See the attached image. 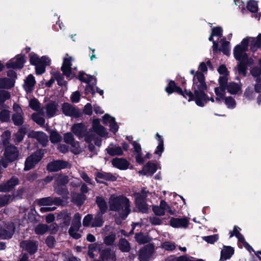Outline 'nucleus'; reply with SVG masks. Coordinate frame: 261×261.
Wrapping results in <instances>:
<instances>
[{"label": "nucleus", "mask_w": 261, "mask_h": 261, "mask_svg": "<svg viewBox=\"0 0 261 261\" xmlns=\"http://www.w3.org/2000/svg\"><path fill=\"white\" fill-rule=\"evenodd\" d=\"M113 165L121 170L126 169L128 167V162L124 159L115 158L112 160Z\"/></svg>", "instance_id": "36"}, {"label": "nucleus", "mask_w": 261, "mask_h": 261, "mask_svg": "<svg viewBox=\"0 0 261 261\" xmlns=\"http://www.w3.org/2000/svg\"><path fill=\"white\" fill-rule=\"evenodd\" d=\"M73 59L68 54H66L63 59V63L61 66V70L68 80L71 79L74 76V74L71 72L72 62Z\"/></svg>", "instance_id": "10"}, {"label": "nucleus", "mask_w": 261, "mask_h": 261, "mask_svg": "<svg viewBox=\"0 0 261 261\" xmlns=\"http://www.w3.org/2000/svg\"><path fill=\"white\" fill-rule=\"evenodd\" d=\"M29 58L30 63L35 66L36 73L38 75L44 73L45 67L50 65L51 63L50 58L47 56L40 58L37 54L31 53L29 54Z\"/></svg>", "instance_id": "5"}, {"label": "nucleus", "mask_w": 261, "mask_h": 261, "mask_svg": "<svg viewBox=\"0 0 261 261\" xmlns=\"http://www.w3.org/2000/svg\"><path fill=\"white\" fill-rule=\"evenodd\" d=\"M93 220L92 216L90 214L86 215L83 219V224L84 226H90Z\"/></svg>", "instance_id": "63"}, {"label": "nucleus", "mask_w": 261, "mask_h": 261, "mask_svg": "<svg viewBox=\"0 0 261 261\" xmlns=\"http://www.w3.org/2000/svg\"><path fill=\"white\" fill-rule=\"evenodd\" d=\"M28 137L36 139L43 146L48 142L47 136L42 132L31 131L28 134Z\"/></svg>", "instance_id": "28"}, {"label": "nucleus", "mask_w": 261, "mask_h": 261, "mask_svg": "<svg viewBox=\"0 0 261 261\" xmlns=\"http://www.w3.org/2000/svg\"><path fill=\"white\" fill-rule=\"evenodd\" d=\"M155 138L158 142V145L154 150V153L160 158L164 151V139L163 136L160 135L158 133L156 134Z\"/></svg>", "instance_id": "35"}, {"label": "nucleus", "mask_w": 261, "mask_h": 261, "mask_svg": "<svg viewBox=\"0 0 261 261\" xmlns=\"http://www.w3.org/2000/svg\"><path fill=\"white\" fill-rule=\"evenodd\" d=\"M100 255L101 260H95L94 261H107L108 260H111V261L114 260V253L113 252H111L109 250H103L100 253Z\"/></svg>", "instance_id": "41"}, {"label": "nucleus", "mask_w": 261, "mask_h": 261, "mask_svg": "<svg viewBox=\"0 0 261 261\" xmlns=\"http://www.w3.org/2000/svg\"><path fill=\"white\" fill-rule=\"evenodd\" d=\"M68 163L62 160H56L49 163L47 169L50 172H56L67 167Z\"/></svg>", "instance_id": "21"}, {"label": "nucleus", "mask_w": 261, "mask_h": 261, "mask_svg": "<svg viewBox=\"0 0 261 261\" xmlns=\"http://www.w3.org/2000/svg\"><path fill=\"white\" fill-rule=\"evenodd\" d=\"M102 121L105 124L109 126L110 130L113 133L115 134L118 131L119 127L114 117L106 114L102 117Z\"/></svg>", "instance_id": "23"}, {"label": "nucleus", "mask_w": 261, "mask_h": 261, "mask_svg": "<svg viewBox=\"0 0 261 261\" xmlns=\"http://www.w3.org/2000/svg\"><path fill=\"white\" fill-rule=\"evenodd\" d=\"M221 44L219 50L222 51L226 56H229L230 55L229 42L222 39L221 41Z\"/></svg>", "instance_id": "49"}, {"label": "nucleus", "mask_w": 261, "mask_h": 261, "mask_svg": "<svg viewBox=\"0 0 261 261\" xmlns=\"http://www.w3.org/2000/svg\"><path fill=\"white\" fill-rule=\"evenodd\" d=\"M152 211L154 213L158 216H163L165 215L166 212L171 215L174 214V211L171 210L170 206L163 200L160 201L159 205L153 206L152 207Z\"/></svg>", "instance_id": "12"}, {"label": "nucleus", "mask_w": 261, "mask_h": 261, "mask_svg": "<svg viewBox=\"0 0 261 261\" xmlns=\"http://www.w3.org/2000/svg\"><path fill=\"white\" fill-rule=\"evenodd\" d=\"M21 246L23 249L26 250L30 254L36 252L38 248V243L33 241H25L21 243Z\"/></svg>", "instance_id": "27"}, {"label": "nucleus", "mask_w": 261, "mask_h": 261, "mask_svg": "<svg viewBox=\"0 0 261 261\" xmlns=\"http://www.w3.org/2000/svg\"><path fill=\"white\" fill-rule=\"evenodd\" d=\"M81 216L79 213H76L73 219L72 224L69 229V235L75 239H78L81 238V235L78 232L79 228L81 225Z\"/></svg>", "instance_id": "9"}, {"label": "nucleus", "mask_w": 261, "mask_h": 261, "mask_svg": "<svg viewBox=\"0 0 261 261\" xmlns=\"http://www.w3.org/2000/svg\"><path fill=\"white\" fill-rule=\"evenodd\" d=\"M36 81L32 74H29L24 80L23 88L27 93L31 92L34 89Z\"/></svg>", "instance_id": "30"}, {"label": "nucleus", "mask_w": 261, "mask_h": 261, "mask_svg": "<svg viewBox=\"0 0 261 261\" xmlns=\"http://www.w3.org/2000/svg\"><path fill=\"white\" fill-rule=\"evenodd\" d=\"M136 203L139 210L143 213H147L148 210V206L145 202L144 200L137 196L136 198Z\"/></svg>", "instance_id": "42"}, {"label": "nucleus", "mask_w": 261, "mask_h": 261, "mask_svg": "<svg viewBox=\"0 0 261 261\" xmlns=\"http://www.w3.org/2000/svg\"><path fill=\"white\" fill-rule=\"evenodd\" d=\"M96 203L99 209V213L104 214L108 209V205L105 199L101 196H97L96 198Z\"/></svg>", "instance_id": "40"}, {"label": "nucleus", "mask_w": 261, "mask_h": 261, "mask_svg": "<svg viewBox=\"0 0 261 261\" xmlns=\"http://www.w3.org/2000/svg\"><path fill=\"white\" fill-rule=\"evenodd\" d=\"M43 153V151L38 150L34 154L29 156L25 162L24 169L28 170L34 167L42 159Z\"/></svg>", "instance_id": "11"}, {"label": "nucleus", "mask_w": 261, "mask_h": 261, "mask_svg": "<svg viewBox=\"0 0 261 261\" xmlns=\"http://www.w3.org/2000/svg\"><path fill=\"white\" fill-rule=\"evenodd\" d=\"M107 153L111 156H120L123 154L122 148L114 143H111L106 149Z\"/></svg>", "instance_id": "29"}, {"label": "nucleus", "mask_w": 261, "mask_h": 261, "mask_svg": "<svg viewBox=\"0 0 261 261\" xmlns=\"http://www.w3.org/2000/svg\"><path fill=\"white\" fill-rule=\"evenodd\" d=\"M225 85H219V87H216L214 89L215 93L216 95L215 99L214 97H211L207 98L208 100L204 104V105L208 101H211L212 102H214L215 101L217 102H220L224 100V99L226 97H225ZM206 96H207L206 95Z\"/></svg>", "instance_id": "16"}, {"label": "nucleus", "mask_w": 261, "mask_h": 261, "mask_svg": "<svg viewBox=\"0 0 261 261\" xmlns=\"http://www.w3.org/2000/svg\"><path fill=\"white\" fill-rule=\"evenodd\" d=\"M255 97V92L252 86H248L244 91L243 99L246 101H251Z\"/></svg>", "instance_id": "39"}, {"label": "nucleus", "mask_w": 261, "mask_h": 261, "mask_svg": "<svg viewBox=\"0 0 261 261\" xmlns=\"http://www.w3.org/2000/svg\"><path fill=\"white\" fill-rule=\"evenodd\" d=\"M64 142L71 145V151L75 154H78L81 151L78 142H75L74 140L73 135L69 133L64 135Z\"/></svg>", "instance_id": "18"}, {"label": "nucleus", "mask_w": 261, "mask_h": 261, "mask_svg": "<svg viewBox=\"0 0 261 261\" xmlns=\"http://www.w3.org/2000/svg\"><path fill=\"white\" fill-rule=\"evenodd\" d=\"M222 29L221 27H217L212 29L211 35L210 36L208 40L210 41H213L214 37H216L218 38H220L222 35Z\"/></svg>", "instance_id": "50"}, {"label": "nucleus", "mask_w": 261, "mask_h": 261, "mask_svg": "<svg viewBox=\"0 0 261 261\" xmlns=\"http://www.w3.org/2000/svg\"><path fill=\"white\" fill-rule=\"evenodd\" d=\"M10 93L5 90L0 91V106H3L4 102L10 98Z\"/></svg>", "instance_id": "55"}, {"label": "nucleus", "mask_w": 261, "mask_h": 261, "mask_svg": "<svg viewBox=\"0 0 261 261\" xmlns=\"http://www.w3.org/2000/svg\"><path fill=\"white\" fill-rule=\"evenodd\" d=\"M102 214L101 213H98L93 219L91 226L93 227H100L103 224V220H102Z\"/></svg>", "instance_id": "47"}, {"label": "nucleus", "mask_w": 261, "mask_h": 261, "mask_svg": "<svg viewBox=\"0 0 261 261\" xmlns=\"http://www.w3.org/2000/svg\"><path fill=\"white\" fill-rule=\"evenodd\" d=\"M225 87L227 92L231 95L240 94L242 92V85L240 84L230 82L226 85Z\"/></svg>", "instance_id": "32"}, {"label": "nucleus", "mask_w": 261, "mask_h": 261, "mask_svg": "<svg viewBox=\"0 0 261 261\" xmlns=\"http://www.w3.org/2000/svg\"><path fill=\"white\" fill-rule=\"evenodd\" d=\"M68 181V176L62 174L58 175L55 180L54 185L55 192L65 198H66L68 195V191L65 187V185Z\"/></svg>", "instance_id": "6"}, {"label": "nucleus", "mask_w": 261, "mask_h": 261, "mask_svg": "<svg viewBox=\"0 0 261 261\" xmlns=\"http://www.w3.org/2000/svg\"><path fill=\"white\" fill-rule=\"evenodd\" d=\"M12 200V198L10 195H5L0 196V207L4 206Z\"/></svg>", "instance_id": "54"}, {"label": "nucleus", "mask_w": 261, "mask_h": 261, "mask_svg": "<svg viewBox=\"0 0 261 261\" xmlns=\"http://www.w3.org/2000/svg\"><path fill=\"white\" fill-rule=\"evenodd\" d=\"M57 111V106L55 103H48L45 108H42L41 111V114L48 118L53 117Z\"/></svg>", "instance_id": "25"}, {"label": "nucleus", "mask_w": 261, "mask_h": 261, "mask_svg": "<svg viewBox=\"0 0 261 261\" xmlns=\"http://www.w3.org/2000/svg\"><path fill=\"white\" fill-rule=\"evenodd\" d=\"M207 71V65L204 62H201L198 66V71L196 72L193 79V90L195 94L196 104L199 107H203L208 100L204 91L207 86L205 82L204 73Z\"/></svg>", "instance_id": "1"}, {"label": "nucleus", "mask_w": 261, "mask_h": 261, "mask_svg": "<svg viewBox=\"0 0 261 261\" xmlns=\"http://www.w3.org/2000/svg\"><path fill=\"white\" fill-rule=\"evenodd\" d=\"M234 253L233 248L230 246H224L221 252V259L226 260L229 259Z\"/></svg>", "instance_id": "38"}, {"label": "nucleus", "mask_w": 261, "mask_h": 261, "mask_svg": "<svg viewBox=\"0 0 261 261\" xmlns=\"http://www.w3.org/2000/svg\"><path fill=\"white\" fill-rule=\"evenodd\" d=\"M5 161L12 162L15 160L18 156V151L17 148L14 146H10L6 148L5 151ZM4 160V159H3Z\"/></svg>", "instance_id": "20"}, {"label": "nucleus", "mask_w": 261, "mask_h": 261, "mask_svg": "<svg viewBox=\"0 0 261 261\" xmlns=\"http://www.w3.org/2000/svg\"><path fill=\"white\" fill-rule=\"evenodd\" d=\"M165 90L168 94L176 92L178 94L182 95L185 97L188 96L189 101H191L193 100H195L194 94L193 95V93L190 91L185 90L183 91L180 87L176 85L174 81H171L169 82L168 86L166 87Z\"/></svg>", "instance_id": "7"}, {"label": "nucleus", "mask_w": 261, "mask_h": 261, "mask_svg": "<svg viewBox=\"0 0 261 261\" xmlns=\"http://www.w3.org/2000/svg\"><path fill=\"white\" fill-rule=\"evenodd\" d=\"M18 184V178L16 177H12L7 184L0 185V192L9 191Z\"/></svg>", "instance_id": "34"}, {"label": "nucleus", "mask_w": 261, "mask_h": 261, "mask_svg": "<svg viewBox=\"0 0 261 261\" xmlns=\"http://www.w3.org/2000/svg\"><path fill=\"white\" fill-rule=\"evenodd\" d=\"M14 85V80L13 79H7L4 78L0 79V88H10Z\"/></svg>", "instance_id": "44"}, {"label": "nucleus", "mask_w": 261, "mask_h": 261, "mask_svg": "<svg viewBox=\"0 0 261 261\" xmlns=\"http://www.w3.org/2000/svg\"><path fill=\"white\" fill-rule=\"evenodd\" d=\"M249 44L252 51L254 52L261 46V34L256 37H247L233 48V54L234 58L239 61H246L248 58L246 51Z\"/></svg>", "instance_id": "2"}, {"label": "nucleus", "mask_w": 261, "mask_h": 261, "mask_svg": "<svg viewBox=\"0 0 261 261\" xmlns=\"http://www.w3.org/2000/svg\"><path fill=\"white\" fill-rule=\"evenodd\" d=\"M13 109L15 113L12 115V120L15 125H21L23 122V113L20 107L17 103H14Z\"/></svg>", "instance_id": "13"}, {"label": "nucleus", "mask_w": 261, "mask_h": 261, "mask_svg": "<svg viewBox=\"0 0 261 261\" xmlns=\"http://www.w3.org/2000/svg\"><path fill=\"white\" fill-rule=\"evenodd\" d=\"M10 112L7 110H2L0 112V120L2 122H6L10 119Z\"/></svg>", "instance_id": "58"}, {"label": "nucleus", "mask_w": 261, "mask_h": 261, "mask_svg": "<svg viewBox=\"0 0 261 261\" xmlns=\"http://www.w3.org/2000/svg\"><path fill=\"white\" fill-rule=\"evenodd\" d=\"M98 178L103 179L106 180L115 181L116 177L110 173H98L96 178V180L98 182H101Z\"/></svg>", "instance_id": "43"}, {"label": "nucleus", "mask_w": 261, "mask_h": 261, "mask_svg": "<svg viewBox=\"0 0 261 261\" xmlns=\"http://www.w3.org/2000/svg\"><path fill=\"white\" fill-rule=\"evenodd\" d=\"M119 247L123 252H128L130 249L129 244L125 239H121L120 240Z\"/></svg>", "instance_id": "53"}, {"label": "nucleus", "mask_w": 261, "mask_h": 261, "mask_svg": "<svg viewBox=\"0 0 261 261\" xmlns=\"http://www.w3.org/2000/svg\"><path fill=\"white\" fill-rule=\"evenodd\" d=\"M25 134V131L24 128H20L18 132L15 134V141L18 143L21 142L23 139Z\"/></svg>", "instance_id": "59"}, {"label": "nucleus", "mask_w": 261, "mask_h": 261, "mask_svg": "<svg viewBox=\"0 0 261 261\" xmlns=\"http://www.w3.org/2000/svg\"><path fill=\"white\" fill-rule=\"evenodd\" d=\"M219 239L218 234H214L212 236L204 237L203 240L208 243L213 244L216 242Z\"/></svg>", "instance_id": "62"}, {"label": "nucleus", "mask_w": 261, "mask_h": 261, "mask_svg": "<svg viewBox=\"0 0 261 261\" xmlns=\"http://www.w3.org/2000/svg\"><path fill=\"white\" fill-rule=\"evenodd\" d=\"M61 139L62 137L57 132L53 130L50 132V140L52 143H57L60 142Z\"/></svg>", "instance_id": "56"}, {"label": "nucleus", "mask_w": 261, "mask_h": 261, "mask_svg": "<svg viewBox=\"0 0 261 261\" xmlns=\"http://www.w3.org/2000/svg\"><path fill=\"white\" fill-rule=\"evenodd\" d=\"M24 56L23 55H18L15 57L10 60L6 64L8 68L20 69L23 67L25 63Z\"/></svg>", "instance_id": "14"}, {"label": "nucleus", "mask_w": 261, "mask_h": 261, "mask_svg": "<svg viewBox=\"0 0 261 261\" xmlns=\"http://www.w3.org/2000/svg\"><path fill=\"white\" fill-rule=\"evenodd\" d=\"M63 113L66 115L73 117H79L81 116V113L78 109H75L71 105L65 103L62 107Z\"/></svg>", "instance_id": "19"}, {"label": "nucleus", "mask_w": 261, "mask_h": 261, "mask_svg": "<svg viewBox=\"0 0 261 261\" xmlns=\"http://www.w3.org/2000/svg\"><path fill=\"white\" fill-rule=\"evenodd\" d=\"M218 72L220 75L218 80L219 85H225L228 82L229 76L227 69L225 65H221L218 67Z\"/></svg>", "instance_id": "26"}, {"label": "nucleus", "mask_w": 261, "mask_h": 261, "mask_svg": "<svg viewBox=\"0 0 261 261\" xmlns=\"http://www.w3.org/2000/svg\"><path fill=\"white\" fill-rule=\"evenodd\" d=\"M156 164L149 162L144 166L142 170L139 171V173L142 175L151 176L156 172Z\"/></svg>", "instance_id": "33"}, {"label": "nucleus", "mask_w": 261, "mask_h": 261, "mask_svg": "<svg viewBox=\"0 0 261 261\" xmlns=\"http://www.w3.org/2000/svg\"><path fill=\"white\" fill-rule=\"evenodd\" d=\"M100 245L97 244H91L89 246L88 255L91 258H94L96 253L99 252Z\"/></svg>", "instance_id": "46"}, {"label": "nucleus", "mask_w": 261, "mask_h": 261, "mask_svg": "<svg viewBox=\"0 0 261 261\" xmlns=\"http://www.w3.org/2000/svg\"><path fill=\"white\" fill-rule=\"evenodd\" d=\"M71 130L75 135L81 138L85 136L87 128L83 123H77L72 127Z\"/></svg>", "instance_id": "31"}, {"label": "nucleus", "mask_w": 261, "mask_h": 261, "mask_svg": "<svg viewBox=\"0 0 261 261\" xmlns=\"http://www.w3.org/2000/svg\"><path fill=\"white\" fill-rule=\"evenodd\" d=\"M225 105L228 109L233 110L237 106V102L235 99L232 96L226 97L224 100Z\"/></svg>", "instance_id": "45"}, {"label": "nucleus", "mask_w": 261, "mask_h": 261, "mask_svg": "<svg viewBox=\"0 0 261 261\" xmlns=\"http://www.w3.org/2000/svg\"><path fill=\"white\" fill-rule=\"evenodd\" d=\"M15 227L13 223H10L4 228L0 227V238L7 239L11 238L14 232Z\"/></svg>", "instance_id": "22"}, {"label": "nucleus", "mask_w": 261, "mask_h": 261, "mask_svg": "<svg viewBox=\"0 0 261 261\" xmlns=\"http://www.w3.org/2000/svg\"><path fill=\"white\" fill-rule=\"evenodd\" d=\"M240 230L241 228L240 227L237 226H234L233 230L232 231H230L229 232L230 238H231L234 236H236V237L238 239L239 242L241 243L243 246L249 251L253 250L252 248L245 241L244 237L240 232Z\"/></svg>", "instance_id": "17"}, {"label": "nucleus", "mask_w": 261, "mask_h": 261, "mask_svg": "<svg viewBox=\"0 0 261 261\" xmlns=\"http://www.w3.org/2000/svg\"><path fill=\"white\" fill-rule=\"evenodd\" d=\"M135 239L137 242L140 244H145L151 241V238L147 235H144L142 233H137Z\"/></svg>", "instance_id": "48"}, {"label": "nucleus", "mask_w": 261, "mask_h": 261, "mask_svg": "<svg viewBox=\"0 0 261 261\" xmlns=\"http://www.w3.org/2000/svg\"><path fill=\"white\" fill-rule=\"evenodd\" d=\"M59 219H62L63 223L65 225H69L70 223L71 217L69 213L67 212H63L61 213L58 216Z\"/></svg>", "instance_id": "52"}, {"label": "nucleus", "mask_w": 261, "mask_h": 261, "mask_svg": "<svg viewBox=\"0 0 261 261\" xmlns=\"http://www.w3.org/2000/svg\"><path fill=\"white\" fill-rule=\"evenodd\" d=\"M171 226L174 228L188 227L189 224V220L188 218L184 217L181 218H172L170 221Z\"/></svg>", "instance_id": "24"}, {"label": "nucleus", "mask_w": 261, "mask_h": 261, "mask_svg": "<svg viewBox=\"0 0 261 261\" xmlns=\"http://www.w3.org/2000/svg\"><path fill=\"white\" fill-rule=\"evenodd\" d=\"M154 246L149 244L140 250L139 259L140 261H148L154 252Z\"/></svg>", "instance_id": "15"}, {"label": "nucleus", "mask_w": 261, "mask_h": 261, "mask_svg": "<svg viewBox=\"0 0 261 261\" xmlns=\"http://www.w3.org/2000/svg\"><path fill=\"white\" fill-rule=\"evenodd\" d=\"M38 203L41 205L49 206L53 203L60 204L61 200L60 198H56L53 199L51 197H46L39 199Z\"/></svg>", "instance_id": "37"}, {"label": "nucleus", "mask_w": 261, "mask_h": 261, "mask_svg": "<svg viewBox=\"0 0 261 261\" xmlns=\"http://www.w3.org/2000/svg\"><path fill=\"white\" fill-rule=\"evenodd\" d=\"M161 247L166 250L171 251L175 249V246L173 243L167 241L163 243Z\"/></svg>", "instance_id": "60"}, {"label": "nucleus", "mask_w": 261, "mask_h": 261, "mask_svg": "<svg viewBox=\"0 0 261 261\" xmlns=\"http://www.w3.org/2000/svg\"><path fill=\"white\" fill-rule=\"evenodd\" d=\"M32 119L40 125H43L44 124V119L41 117L38 114L34 113L32 115Z\"/></svg>", "instance_id": "57"}, {"label": "nucleus", "mask_w": 261, "mask_h": 261, "mask_svg": "<svg viewBox=\"0 0 261 261\" xmlns=\"http://www.w3.org/2000/svg\"><path fill=\"white\" fill-rule=\"evenodd\" d=\"M78 78L81 81L88 84L85 88L86 93H95L94 86L96 83V81L93 76L86 74L83 72H80Z\"/></svg>", "instance_id": "8"}, {"label": "nucleus", "mask_w": 261, "mask_h": 261, "mask_svg": "<svg viewBox=\"0 0 261 261\" xmlns=\"http://www.w3.org/2000/svg\"><path fill=\"white\" fill-rule=\"evenodd\" d=\"M29 106L34 111H38L40 108V103L36 99L33 98L30 100Z\"/></svg>", "instance_id": "61"}, {"label": "nucleus", "mask_w": 261, "mask_h": 261, "mask_svg": "<svg viewBox=\"0 0 261 261\" xmlns=\"http://www.w3.org/2000/svg\"><path fill=\"white\" fill-rule=\"evenodd\" d=\"M48 230V227L46 224H39L34 229L35 232L37 234H43Z\"/></svg>", "instance_id": "51"}, {"label": "nucleus", "mask_w": 261, "mask_h": 261, "mask_svg": "<svg viewBox=\"0 0 261 261\" xmlns=\"http://www.w3.org/2000/svg\"><path fill=\"white\" fill-rule=\"evenodd\" d=\"M111 211L116 212L118 216L125 219L130 212L129 200L122 195H112L109 199Z\"/></svg>", "instance_id": "3"}, {"label": "nucleus", "mask_w": 261, "mask_h": 261, "mask_svg": "<svg viewBox=\"0 0 261 261\" xmlns=\"http://www.w3.org/2000/svg\"><path fill=\"white\" fill-rule=\"evenodd\" d=\"M247 8L250 12H255L258 9L257 4L255 1H250L248 3Z\"/></svg>", "instance_id": "64"}, {"label": "nucleus", "mask_w": 261, "mask_h": 261, "mask_svg": "<svg viewBox=\"0 0 261 261\" xmlns=\"http://www.w3.org/2000/svg\"><path fill=\"white\" fill-rule=\"evenodd\" d=\"M92 132L95 133L101 137H108V133L106 128L100 125L99 119H94L92 122V127L90 130L89 134L86 135L85 140L87 142L91 143L92 141L98 147L101 145V140L96 137L95 135L92 134Z\"/></svg>", "instance_id": "4"}]
</instances>
